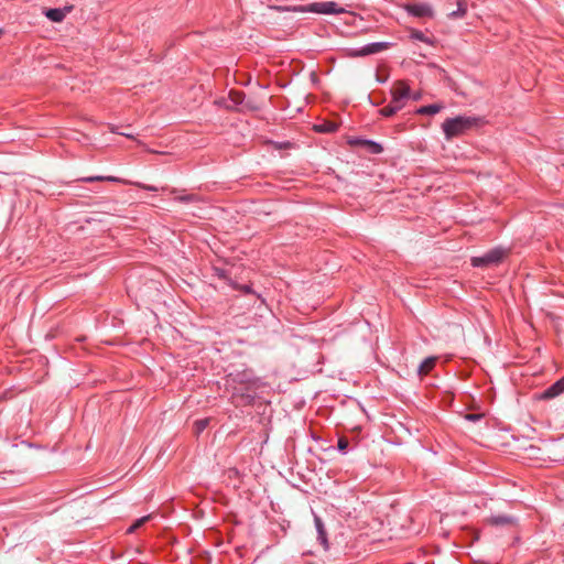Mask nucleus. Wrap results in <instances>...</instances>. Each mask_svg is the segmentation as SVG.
Returning <instances> with one entry per match:
<instances>
[{
  "instance_id": "30",
  "label": "nucleus",
  "mask_w": 564,
  "mask_h": 564,
  "mask_svg": "<svg viewBox=\"0 0 564 564\" xmlns=\"http://www.w3.org/2000/svg\"><path fill=\"white\" fill-rule=\"evenodd\" d=\"M421 98V94L420 93H414V94H411L410 93V99H413V100H420Z\"/></svg>"
},
{
  "instance_id": "33",
  "label": "nucleus",
  "mask_w": 564,
  "mask_h": 564,
  "mask_svg": "<svg viewBox=\"0 0 564 564\" xmlns=\"http://www.w3.org/2000/svg\"><path fill=\"white\" fill-rule=\"evenodd\" d=\"M141 187L147 191H156V187H154V186L142 185Z\"/></svg>"
},
{
  "instance_id": "16",
  "label": "nucleus",
  "mask_w": 564,
  "mask_h": 564,
  "mask_svg": "<svg viewBox=\"0 0 564 564\" xmlns=\"http://www.w3.org/2000/svg\"><path fill=\"white\" fill-rule=\"evenodd\" d=\"M78 181L86 182V183H94V182H120V178H118L116 176L95 175V176L82 177Z\"/></svg>"
},
{
  "instance_id": "9",
  "label": "nucleus",
  "mask_w": 564,
  "mask_h": 564,
  "mask_svg": "<svg viewBox=\"0 0 564 564\" xmlns=\"http://www.w3.org/2000/svg\"><path fill=\"white\" fill-rule=\"evenodd\" d=\"M406 11L411 14V15H414V17H429L432 14V9L429 4L426 3H413V4H408L406 7Z\"/></svg>"
},
{
  "instance_id": "19",
  "label": "nucleus",
  "mask_w": 564,
  "mask_h": 564,
  "mask_svg": "<svg viewBox=\"0 0 564 564\" xmlns=\"http://www.w3.org/2000/svg\"><path fill=\"white\" fill-rule=\"evenodd\" d=\"M209 424V419L197 420L194 423L195 434H200Z\"/></svg>"
},
{
  "instance_id": "32",
  "label": "nucleus",
  "mask_w": 564,
  "mask_h": 564,
  "mask_svg": "<svg viewBox=\"0 0 564 564\" xmlns=\"http://www.w3.org/2000/svg\"><path fill=\"white\" fill-rule=\"evenodd\" d=\"M216 272H217V275H218L219 278H225V276H226V275H225V271H224V270L216 269Z\"/></svg>"
},
{
  "instance_id": "17",
  "label": "nucleus",
  "mask_w": 564,
  "mask_h": 564,
  "mask_svg": "<svg viewBox=\"0 0 564 564\" xmlns=\"http://www.w3.org/2000/svg\"><path fill=\"white\" fill-rule=\"evenodd\" d=\"M398 111H400V109H398V107H394L392 104H389L388 106L379 110L380 115L383 117H392Z\"/></svg>"
},
{
  "instance_id": "36",
  "label": "nucleus",
  "mask_w": 564,
  "mask_h": 564,
  "mask_svg": "<svg viewBox=\"0 0 564 564\" xmlns=\"http://www.w3.org/2000/svg\"><path fill=\"white\" fill-rule=\"evenodd\" d=\"M2 33V30L0 29V34Z\"/></svg>"
},
{
  "instance_id": "7",
  "label": "nucleus",
  "mask_w": 564,
  "mask_h": 564,
  "mask_svg": "<svg viewBox=\"0 0 564 564\" xmlns=\"http://www.w3.org/2000/svg\"><path fill=\"white\" fill-rule=\"evenodd\" d=\"M564 392V377L547 387L540 395L542 400H551Z\"/></svg>"
},
{
  "instance_id": "1",
  "label": "nucleus",
  "mask_w": 564,
  "mask_h": 564,
  "mask_svg": "<svg viewBox=\"0 0 564 564\" xmlns=\"http://www.w3.org/2000/svg\"><path fill=\"white\" fill-rule=\"evenodd\" d=\"M226 386L232 390V395H240L250 403L253 399L251 392L258 387V379L254 377L252 370L245 369L241 371L230 372L226 377Z\"/></svg>"
},
{
  "instance_id": "6",
  "label": "nucleus",
  "mask_w": 564,
  "mask_h": 564,
  "mask_svg": "<svg viewBox=\"0 0 564 564\" xmlns=\"http://www.w3.org/2000/svg\"><path fill=\"white\" fill-rule=\"evenodd\" d=\"M73 9V6H64L63 8L45 9L43 13L53 22H62Z\"/></svg>"
},
{
  "instance_id": "11",
  "label": "nucleus",
  "mask_w": 564,
  "mask_h": 564,
  "mask_svg": "<svg viewBox=\"0 0 564 564\" xmlns=\"http://www.w3.org/2000/svg\"><path fill=\"white\" fill-rule=\"evenodd\" d=\"M357 144H361L369 153L371 154H380L383 152V147L372 140L360 139L356 141Z\"/></svg>"
},
{
  "instance_id": "18",
  "label": "nucleus",
  "mask_w": 564,
  "mask_h": 564,
  "mask_svg": "<svg viewBox=\"0 0 564 564\" xmlns=\"http://www.w3.org/2000/svg\"><path fill=\"white\" fill-rule=\"evenodd\" d=\"M176 202H180V203H185V204H188V203H195L198 200V197L194 194H184V195H178V196H175L174 198Z\"/></svg>"
},
{
  "instance_id": "3",
  "label": "nucleus",
  "mask_w": 564,
  "mask_h": 564,
  "mask_svg": "<svg viewBox=\"0 0 564 564\" xmlns=\"http://www.w3.org/2000/svg\"><path fill=\"white\" fill-rule=\"evenodd\" d=\"M478 123V118L469 116H457L448 118L442 123V129L446 140H452L459 135L465 134L467 131L475 128Z\"/></svg>"
},
{
  "instance_id": "35",
  "label": "nucleus",
  "mask_w": 564,
  "mask_h": 564,
  "mask_svg": "<svg viewBox=\"0 0 564 564\" xmlns=\"http://www.w3.org/2000/svg\"><path fill=\"white\" fill-rule=\"evenodd\" d=\"M176 192H177L176 188L171 189L172 194H175Z\"/></svg>"
},
{
  "instance_id": "34",
  "label": "nucleus",
  "mask_w": 564,
  "mask_h": 564,
  "mask_svg": "<svg viewBox=\"0 0 564 564\" xmlns=\"http://www.w3.org/2000/svg\"><path fill=\"white\" fill-rule=\"evenodd\" d=\"M412 35L419 36V35H422V33H420V32H415V33H413Z\"/></svg>"
},
{
  "instance_id": "10",
  "label": "nucleus",
  "mask_w": 564,
  "mask_h": 564,
  "mask_svg": "<svg viewBox=\"0 0 564 564\" xmlns=\"http://www.w3.org/2000/svg\"><path fill=\"white\" fill-rule=\"evenodd\" d=\"M518 524V518L513 516L507 514H496V531L500 527H507L509 529H514Z\"/></svg>"
},
{
  "instance_id": "5",
  "label": "nucleus",
  "mask_w": 564,
  "mask_h": 564,
  "mask_svg": "<svg viewBox=\"0 0 564 564\" xmlns=\"http://www.w3.org/2000/svg\"><path fill=\"white\" fill-rule=\"evenodd\" d=\"M410 99V87L404 80H398L391 89V101L398 109H403Z\"/></svg>"
},
{
  "instance_id": "31",
  "label": "nucleus",
  "mask_w": 564,
  "mask_h": 564,
  "mask_svg": "<svg viewBox=\"0 0 564 564\" xmlns=\"http://www.w3.org/2000/svg\"><path fill=\"white\" fill-rule=\"evenodd\" d=\"M376 78H377V82H379L381 84H383V83H386L388 80V76L381 77L378 74H377Z\"/></svg>"
},
{
  "instance_id": "28",
  "label": "nucleus",
  "mask_w": 564,
  "mask_h": 564,
  "mask_svg": "<svg viewBox=\"0 0 564 564\" xmlns=\"http://www.w3.org/2000/svg\"><path fill=\"white\" fill-rule=\"evenodd\" d=\"M238 289L241 290L246 294L252 293L251 285L245 284V285L238 286Z\"/></svg>"
},
{
  "instance_id": "13",
  "label": "nucleus",
  "mask_w": 564,
  "mask_h": 564,
  "mask_svg": "<svg viewBox=\"0 0 564 564\" xmlns=\"http://www.w3.org/2000/svg\"><path fill=\"white\" fill-rule=\"evenodd\" d=\"M494 263V250H489L484 257L471 258L474 267H484Z\"/></svg>"
},
{
  "instance_id": "24",
  "label": "nucleus",
  "mask_w": 564,
  "mask_h": 564,
  "mask_svg": "<svg viewBox=\"0 0 564 564\" xmlns=\"http://www.w3.org/2000/svg\"><path fill=\"white\" fill-rule=\"evenodd\" d=\"M232 101L238 105L242 102V99L245 97L243 93H230Z\"/></svg>"
},
{
  "instance_id": "21",
  "label": "nucleus",
  "mask_w": 564,
  "mask_h": 564,
  "mask_svg": "<svg viewBox=\"0 0 564 564\" xmlns=\"http://www.w3.org/2000/svg\"><path fill=\"white\" fill-rule=\"evenodd\" d=\"M508 250L501 246L496 247V267L506 258Z\"/></svg>"
},
{
  "instance_id": "8",
  "label": "nucleus",
  "mask_w": 564,
  "mask_h": 564,
  "mask_svg": "<svg viewBox=\"0 0 564 564\" xmlns=\"http://www.w3.org/2000/svg\"><path fill=\"white\" fill-rule=\"evenodd\" d=\"M314 524L317 531V540L323 545L324 550H328V539H327V532L324 525L323 520L317 514H314Z\"/></svg>"
},
{
  "instance_id": "26",
  "label": "nucleus",
  "mask_w": 564,
  "mask_h": 564,
  "mask_svg": "<svg viewBox=\"0 0 564 564\" xmlns=\"http://www.w3.org/2000/svg\"><path fill=\"white\" fill-rule=\"evenodd\" d=\"M417 40L420 41H424L431 45H434L436 43V37H423V36H420V37H416Z\"/></svg>"
},
{
  "instance_id": "14",
  "label": "nucleus",
  "mask_w": 564,
  "mask_h": 564,
  "mask_svg": "<svg viewBox=\"0 0 564 564\" xmlns=\"http://www.w3.org/2000/svg\"><path fill=\"white\" fill-rule=\"evenodd\" d=\"M436 358L427 357L425 358L419 366V375L424 376L427 375L435 366Z\"/></svg>"
},
{
  "instance_id": "29",
  "label": "nucleus",
  "mask_w": 564,
  "mask_h": 564,
  "mask_svg": "<svg viewBox=\"0 0 564 564\" xmlns=\"http://www.w3.org/2000/svg\"><path fill=\"white\" fill-rule=\"evenodd\" d=\"M505 482L507 484L508 480L505 479L503 477L500 478L498 475H496V482H495L496 487H498L500 484H505Z\"/></svg>"
},
{
  "instance_id": "20",
  "label": "nucleus",
  "mask_w": 564,
  "mask_h": 564,
  "mask_svg": "<svg viewBox=\"0 0 564 564\" xmlns=\"http://www.w3.org/2000/svg\"><path fill=\"white\" fill-rule=\"evenodd\" d=\"M151 516H144L140 519H138L137 521H134V523L127 530L128 533H133L135 532L139 528H141L149 519H150Z\"/></svg>"
},
{
  "instance_id": "15",
  "label": "nucleus",
  "mask_w": 564,
  "mask_h": 564,
  "mask_svg": "<svg viewBox=\"0 0 564 564\" xmlns=\"http://www.w3.org/2000/svg\"><path fill=\"white\" fill-rule=\"evenodd\" d=\"M442 108H443V106L440 104L426 105V106L420 107L416 110V113L433 116V115H436L437 112H440Z\"/></svg>"
},
{
  "instance_id": "23",
  "label": "nucleus",
  "mask_w": 564,
  "mask_h": 564,
  "mask_svg": "<svg viewBox=\"0 0 564 564\" xmlns=\"http://www.w3.org/2000/svg\"><path fill=\"white\" fill-rule=\"evenodd\" d=\"M316 130L319 132H333L336 130V126L334 123H327V124L318 126L316 128Z\"/></svg>"
},
{
  "instance_id": "25",
  "label": "nucleus",
  "mask_w": 564,
  "mask_h": 564,
  "mask_svg": "<svg viewBox=\"0 0 564 564\" xmlns=\"http://www.w3.org/2000/svg\"><path fill=\"white\" fill-rule=\"evenodd\" d=\"M110 131L113 132V133H118L120 135H124V137L130 138V139L133 138V135L131 133H129V131H126V132L119 131V128L115 127V126H111Z\"/></svg>"
},
{
  "instance_id": "22",
  "label": "nucleus",
  "mask_w": 564,
  "mask_h": 564,
  "mask_svg": "<svg viewBox=\"0 0 564 564\" xmlns=\"http://www.w3.org/2000/svg\"><path fill=\"white\" fill-rule=\"evenodd\" d=\"M348 446H349V442L346 437H339L338 438V442H337V448L339 452H341L343 454H346L347 453V449H348Z\"/></svg>"
},
{
  "instance_id": "4",
  "label": "nucleus",
  "mask_w": 564,
  "mask_h": 564,
  "mask_svg": "<svg viewBox=\"0 0 564 564\" xmlns=\"http://www.w3.org/2000/svg\"><path fill=\"white\" fill-rule=\"evenodd\" d=\"M390 42H372L368 43L361 47H346L344 48V55L346 57L357 58V57H366L369 55L379 54L391 47Z\"/></svg>"
},
{
  "instance_id": "2",
  "label": "nucleus",
  "mask_w": 564,
  "mask_h": 564,
  "mask_svg": "<svg viewBox=\"0 0 564 564\" xmlns=\"http://www.w3.org/2000/svg\"><path fill=\"white\" fill-rule=\"evenodd\" d=\"M278 11H289L294 13H314V14H340L345 9L335 1L313 2L305 6L275 7Z\"/></svg>"
},
{
  "instance_id": "12",
  "label": "nucleus",
  "mask_w": 564,
  "mask_h": 564,
  "mask_svg": "<svg viewBox=\"0 0 564 564\" xmlns=\"http://www.w3.org/2000/svg\"><path fill=\"white\" fill-rule=\"evenodd\" d=\"M467 12V2L466 0H457L456 9L447 10V17L451 19H458L466 14Z\"/></svg>"
},
{
  "instance_id": "27",
  "label": "nucleus",
  "mask_w": 564,
  "mask_h": 564,
  "mask_svg": "<svg viewBox=\"0 0 564 564\" xmlns=\"http://www.w3.org/2000/svg\"><path fill=\"white\" fill-rule=\"evenodd\" d=\"M482 417V414H474V413H470V414H467L466 415V419L469 420V421H478Z\"/></svg>"
}]
</instances>
